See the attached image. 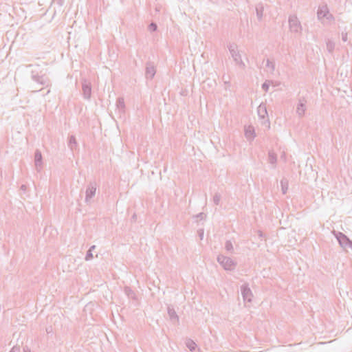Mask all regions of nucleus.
<instances>
[{
    "label": "nucleus",
    "mask_w": 352,
    "mask_h": 352,
    "mask_svg": "<svg viewBox=\"0 0 352 352\" xmlns=\"http://www.w3.org/2000/svg\"><path fill=\"white\" fill-rule=\"evenodd\" d=\"M46 331L48 333L50 331V329H46Z\"/></svg>",
    "instance_id": "37998d69"
},
{
    "label": "nucleus",
    "mask_w": 352,
    "mask_h": 352,
    "mask_svg": "<svg viewBox=\"0 0 352 352\" xmlns=\"http://www.w3.org/2000/svg\"><path fill=\"white\" fill-rule=\"evenodd\" d=\"M137 220V214L135 213H134L132 217H131V221H136Z\"/></svg>",
    "instance_id": "f704fd0d"
},
{
    "label": "nucleus",
    "mask_w": 352,
    "mask_h": 352,
    "mask_svg": "<svg viewBox=\"0 0 352 352\" xmlns=\"http://www.w3.org/2000/svg\"><path fill=\"white\" fill-rule=\"evenodd\" d=\"M76 145H77V142H76L75 136L70 135L69 137L68 146L70 148L71 150H74V148L76 146Z\"/></svg>",
    "instance_id": "aec40b11"
},
{
    "label": "nucleus",
    "mask_w": 352,
    "mask_h": 352,
    "mask_svg": "<svg viewBox=\"0 0 352 352\" xmlns=\"http://www.w3.org/2000/svg\"><path fill=\"white\" fill-rule=\"evenodd\" d=\"M116 107L119 109L120 112H124L125 109V104L124 98L120 97L117 99L116 101Z\"/></svg>",
    "instance_id": "f3484780"
},
{
    "label": "nucleus",
    "mask_w": 352,
    "mask_h": 352,
    "mask_svg": "<svg viewBox=\"0 0 352 352\" xmlns=\"http://www.w3.org/2000/svg\"><path fill=\"white\" fill-rule=\"evenodd\" d=\"M268 162L273 166V168L276 167L277 156L273 151H270L268 152Z\"/></svg>",
    "instance_id": "4468645a"
},
{
    "label": "nucleus",
    "mask_w": 352,
    "mask_h": 352,
    "mask_svg": "<svg viewBox=\"0 0 352 352\" xmlns=\"http://www.w3.org/2000/svg\"><path fill=\"white\" fill-rule=\"evenodd\" d=\"M168 314L169 316L170 319L173 322L179 321V317L177 315L176 311H175L173 307H171L170 306L168 307Z\"/></svg>",
    "instance_id": "2eb2a0df"
},
{
    "label": "nucleus",
    "mask_w": 352,
    "mask_h": 352,
    "mask_svg": "<svg viewBox=\"0 0 352 352\" xmlns=\"http://www.w3.org/2000/svg\"><path fill=\"white\" fill-rule=\"evenodd\" d=\"M217 261L226 270L231 271L234 269L236 265V263L232 259L221 254L218 256Z\"/></svg>",
    "instance_id": "39448f33"
},
{
    "label": "nucleus",
    "mask_w": 352,
    "mask_h": 352,
    "mask_svg": "<svg viewBox=\"0 0 352 352\" xmlns=\"http://www.w3.org/2000/svg\"><path fill=\"white\" fill-rule=\"evenodd\" d=\"M221 200V195L219 193H215V195L213 197V202L215 205L218 206L219 205Z\"/></svg>",
    "instance_id": "393cba45"
},
{
    "label": "nucleus",
    "mask_w": 352,
    "mask_h": 352,
    "mask_svg": "<svg viewBox=\"0 0 352 352\" xmlns=\"http://www.w3.org/2000/svg\"><path fill=\"white\" fill-rule=\"evenodd\" d=\"M186 346L191 351H195L196 347H197L196 343L193 340H192L191 339L186 340Z\"/></svg>",
    "instance_id": "412c9836"
},
{
    "label": "nucleus",
    "mask_w": 352,
    "mask_h": 352,
    "mask_svg": "<svg viewBox=\"0 0 352 352\" xmlns=\"http://www.w3.org/2000/svg\"><path fill=\"white\" fill-rule=\"evenodd\" d=\"M124 292H125V294L129 297L132 298H135V294L134 292L130 287H126L124 288Z\"/></svg>",
    "instance_id": "b1692460"
},
{
    "label": "nucleus",
    "mask_w": 352,
    "mask_h": 352,
    "mask_svg": "<svg viewBox=\"0 0 352 352\" xmlns=\"http://www.w3.org/2000/svg\"><path fill=\"white\" fill-rule=\"evenodd\" d=\"M329 14V9L326 5L319 7L317 11V16L318 19H322L324 17H327V14Z\"/></svg>",
    "instance_id": "f8f14e48"
},
{
    "label": "nucleus",
    "mask_w": 352,
    "mask_h": 352,
    "mask_svg": "<svg viewBox=\"0 0 352 352\" xmlns=\"http://www.w3.org/2000/svg\"><path fill=\"white\" fill-rule=\"evenodd\" d=\"M92 258H93L92 252H91V250H88L87 252V254H86V256H85V260L86 261H89V260H91Z\"/></svg>",
    "instance_id": "cd10ccee"
},
{
    "label": "nucleus",
    "mask_w": 352,
    "mask_h": 352,
    "mask_svg": "<svg viewBox=\"0 0 352 352\" xmlns=\"http://www.w3.org/2000/svg\"><path fill=\"white\" fill-rule=\"evenodd\" d=\"M258 234L260 238H262L263 236V233L261 230L258 231Z\"/></svg>",
    "instance_id": "e433bc0d"
},
{
    "label": "nucleus",
    "mask_w": 352,
    "mask_h": 352,
    "mask_svg": "<svg viewBox=\"0 0 352 352\" xmlns=\"http://www.w3.org/2000/svg\"><path fill=\"white\" fill-rule=\"evenodd\" d=\"M269 87H270V84L265 81L263 85H262V89L264 91L267 92L268 91V89H269Z\"/></svg>",
    "instance_id": "c756f323"
},
{
    "label": "nucleus",
    "mask_w": 352,
    "mask_h": 352,
    "mask_svg": "<svg viewBox=\"0 0 352 352\" xmlns=\"http://www.w3.org/2000/svg\"><path fill=\"white\" fill-rule=\"evenodd\" d=\"M52 3L62 7L64 4V0H52Z\"/></svg>",
    "instance_id": "c85d7f7f"
},
{
    "label": "nucleus",
    "mask_w": 352,
    "mask_h": 352,
    "mask_svg": "<svg viewBox=\"0 0 352 352\" xmlns=\"http://www.w3.org/2000/svg\"><path fill=\"white\" fill-rule=\"evenodd\" d=\"M32 64H30V65H28L27 67H32Z\"/></svg>",
    "instance_id": "79ce46f5"
},
{
    "label": "nucleus",
    "mask_w": 352,
    "mask_h": 352,
    "mask_svg": "<svg viewBox=\"0 0 352 352\" xmlns=\"http://www.w3.org/2000/svg\"><path fill=\"white\" fill-rule=\"evenodd\" d=\"M280 158L283 159L284 161L286 160V157H285V153H283L281 156H280Z\"/></svg>",
    "instance_id": "4c0bfd02"
},
{
    "label": "nucleus",
    "mask_w": 352,
    "mask_h": 352,
    "mask_svg": "<svg viewBox=\"0 0 352 352\" xmlns=\"http://www.w3.org/2000/svg\"><path fill=\"white\" fill-rule=\"evenodd\" d=\"M34 164L36 170L41 171L43 168V157L38 149H36L34 153Z\"/></svg>",
    "instance_id": "1a4fd4ad"
},
{
    "label": "nucleus",
    "mask_w": 352,
    "mask_h": 352,
    "mask_svg": "<svg viewBox=\"0 0 352 352\" xmlns=\"http://www.w3.org/2000/svg\"><path fill=\"white\" fill-rule=\"evenodd\" d=\"M46 331L48 333L50 331V329H46Z\"/></svg>",
    "instance_id": "c03bdc74"
},
{
    "label": "nucleus",
    "mask_w": 352,
    "mask_h": 352,
    "mask_svg": "<svg viewBox=\"0 0 352 352\" xmlns=\"http://www.w3.org/2000/svg\"><path fill=\"white\" fill-rule=\"evenodd\" d=\"M23 351L24 352H31V349L28 346H25L23 347Z\"/></svg>",
    "instance_id": "c9c22d12"
},
{
    "label": "nucleus",
    "mask_w": 352,
    "mask_h": 352,
    "mask_svg": "<svg viewBox=\"0 0 352 352\" xmlns=\"http://www.w3.org/2000/svg\"><path fill=\"white\" fill-rule=\"evenodd\" d=\"M342 40L343 42H346L348 40V35L346 32H342Z\"/></svg>",
    "instance_id": "2f4dec72"
},
{
    "label": "nucleus",
    "mask_w": 352,
    "mask_h": 352,
    "mask_svg": "<svg viewBox=\"0 0 352 352\" xmlns=\"http://www.w3.org/2000/svg\"><path fill=\"white\" fill-rule=\"evenodd\" d=\"M206 214L204 212H200L196 215V218L199 219H204L206 218Z\"/></svg>",
    "instance_id": "7c9ffc66"
},
{
    "label": "nucleus",
    "mask_w": 352,
    "mask_h": 352,
    "mask_svg": "<svg viewBox=\"0 0 352 352\" xmlns=\"http://www.w3.org/2000/svg\"><path fill=\"white\" fill-rule=\"evenodd\" d=\"M289 30L292 32L301 34L302 28L300 21L295 14L289 15L288 19Z\"/></svg>",
    "instance_id": "7ed1b4c3"
},
{
    "label": "nucleus",
    "mask_w": 352,
    "mask_h": 352,
    "mask_svg": "<svg viewBox=\"0 0 352 352\" xmlns=\"http://www.w3.org/2000/svg\"><path fill=\"white\" fill-rule=\"evenodd\" d=\"M96 248V245H91L88 250H91L92 252Z\"/></svg>",
    "instance_id": "58836bf2"
},
{
    "label": "nucleus",
    "mask_w": 352,
    "mask_h": 352,
    "mask_svg": "<svg viewBox=\"0 0 352 352\" xmlns=\"http://www.w3.org/2000/svg\"><path fill=\"white\" fill-rule=\"evenodd\" d=\"M245 136L248 139H254L255 137L254 129L252 126H249L245 129Z\"/></svg>",
    "instance_id": "6ab92c4d"
},
{
    "label": "nucleus",
    "mask_w": 352,
    "mask_h": 352,
    "mask_svg": "<svg viewBox=\"0 0 352 352\" xmlns=\"http://www.w3.org/2000/svg\"><path fill=\"white\" fill-rule=\"evenodd\" d=\"M21 189L23 190H26V186L24 185V184L21 185Z\"/></svg>",
    "instance_id": "a19ab883"
},
{
    "label": "nucleus",
    "mask_w": 352,
    "mask_h": 352,
    "mask_svg": "<svg viewBox=\"0 0 352 352\" xmlns=\"http://www.w3.org/2000/svg\"><path fill=\"white\" fill-rule=\"evenodd\" d=\"M224 83H225V85H226V86H227V87H226V89H227V87L230 86V82H229V81H226V80H225V81H224Z\"/></svg>",
    "instance_id": "ea45409f"
},
{
    "label": "nucleus",
    "mask_w": 352,
    "mask_h": 352,
    "mask_svg": "<svg viewBox=\"0 0 352 352\" xmlns=\"http://www.w3.org/2000/svg\"><path fill=\"white\" fill-rule=\"evenodd\" d=\"M228 50L236 64L239 65L242 68H244L245 65L241 59V56L238 51L236 45L234 43L230 44L228 45Z\"/></svg>",
    "instance_id": "20e7f679"
},
{
    "label": "nucleus",
    "mask_w": 352,
    "mask_h": 352,
    "mask_svg": "<svg viewBox=\"0 0 352 352\" xmlns=\"http://www.w3.org/2000/svg\"><path fill=\"white\" fill-rule=\"evenodd\" d=\"M333 234L344 251H348L349 249L352 250V241L346 235L341 232L336 231H333Z\"/></svg>",
    "instance_id": "f257e3e1"
},
{
    "label": "nucleus",
    "mask_w": 352,
    "mask_h": 352,
    "mask_svg": "<svg viewBox=\"0 0 352 352\" xmlns=\"http://www.w3.org/2000/svg\"><path fill=\"white\" fill-rule=\"evenodd\" d=\"M257 113L260 118L265 119L267 117V111L265 104H261L257 108Z\"/></svg>",
    "instance_id": "ddd939ff"
},
{
    "label": "nucleus",
    "mask_w": 352,
    "mask_h": 352,
    "mask_svg": "<svg viewBox=\"0 0 352 352\" xmlns=\"http://www.w3.org/2000/svg\"><path fill=\"white\" fill-rule=\"evenodd\" d=\"M306 103L307 100L302 97L299 99V102L296 108V113L300 116L302 117L304 116L305 111H306Z\"/></svg>",
    "instance_id": "9d476101"
},
{
    "label": "nucleus",
    "mask_w": 352,
    "mask_h": 352,
    "mask_svg": "<svg viewBox=\"0 0 352 352\" xmlns=\"http://www.w3.org/2000/svg\"><path fill=\"white\" fill-rule=\"evenodd\" d=\"M225 249L230 253H232L234 251V248L232 243L230 241H226L225 243Z\"/></svg>",
    "instance_id": "5701e85b"
},
{
    "label": "nucleus",
    "mask_w": 352,
    "mask_h": 352,
    "mask_svg": "<svg viewBox=\"0 0 352 352\" xmlns=\"http://www.w3.org/2000/svg\"><path fill=\"white\" fill-rule=\"evenodd\" d=\"M10 352H20V347L17 346H14Z\"/></svg>",
    "instance_id": "473e14b6"
},
{
    "label": "nucleus",
    "mask_w": 352,
    "mask_h": 352,
    "mask_svg": "<svg viewBox=\"0 0 352 352\" xmlns=\"http://www.w3.org/2000/svg\"><path fill=\"white\" fill-rule=\"evenodd\" d=\"M156 73L155 66L153 63L148 62L146 65L145 76L147 79H152Z\"/></svg>",
    "instance_id": "9b49d317"
},
{
    "label": "nucleus",
    "mask_w": 352,
    "mask_h": 352,
    "mask_svg": "<svg viewBox=\"0 0 352 352\" xmlns=\"http://www.w3.org/2000/svg\"><path fill=\"white\" fill-rule=\"evenodd\" d=\"M97 187L98 185L95 181L90 182L87 186L85 202L87 205H90L93 202L92 199L96 195Z\"/></svg>",
    "instance_id": "f03ea898"
},
{
    "label": "nucleus",
    "mask_w": 352,
    "mask_h": 352,
    "mask_svg": "<svg viewBox=\"0 0 352 352\" xmlns=\"http://www.w3.org/2000/svg\"><path fill=\"white\" fill-rule=\"evenodd\" d=\"M148 29L150 32H155L157 29V25L155 23L152 22L149 24Z\"/></svg>",
    "instance_id": "a878e982"
},
{
    "label": "nucleus",
    "mask_w": 352,
    "mask_h": 352,
    "mask_svg": "<svg viewBox=\"0 0 352 352\" xmlns=\"http://www.w3.org/2000/svg\"><path fill=\"white\" fill-rule=\"evenodd\" d=\"M280 186L283 194H286L288 190V182L285 179H283L280 181Z\"/></svg>",
    "instance_id": "4be33fe9"
},
{
    "label": "nucleus",
    "mask_w": 352,
    "mask_h": 352,
    "mask_svg": "<svg viewBox=\"0 0 352 352\" xmlns=\"http://www.w3.org/2000/svg\"><path fill=\"white\" fill-rule=\"evenodd\" d=\"M199 236L200 239L202 240L204 237V230L201 229L198 230Z\"/></svg>",
    "instance_id": "72a5a7b5"
},
{
    "label": "nucleus",
    "mask_w": 352,
    "mask_h": 352,
    "mask_svg": "<svg viewBox=\"0 0 352 352\" xmlns=\"http://www.w3.org/2000/svg\"><path fill=\"white\" fill-rule=\"evenodd\" d=\"M326 46H327V50L329 53L332 54L333 52L334 48H335V43L330 40L327 39L326 41Z\"/></svg>",
    "instance_id": "a211bd4d"
},
{
    "label": "nucleus",
    "mask_w": 352,
    "mask_h": 352,
    "mask_svg": "<svg viewBox=\"0 0 352 352\" xmlns=\"http://www.w3.org/2000/svg\"><path fill=\"white\" fill-rule=\"evenodd\" d=\"M31 78L33 81L45 86L49 87L51 85L50 79L45 75H39L38 73L34 70L31 72Z\"/></svg>",
    "instance_id": "423d86ee"
},
{
    "label": "nucleus",
    "mask_w": 352,
    "mask_h": 352,
    "mask_svg": "<svg viewBox=\"0 0 352 352\" xmlns=\"http://www.w3.org/2000/svg\"><path fill=\"white\" fill-rule=\"evenodd\" d=\"M82 91L84 99L89 100L91 97V84L89 80L86 79L82 80Z\"/></svg>",
    "instance_id": "0eeeda50"
},
{
    "label": "nucleus",
    "mask_w": 352,
    "mask_h": 352,
    "mask_svg": "<svg viewBox=\"0 0 352 352\" xmlns=\"http://www.w3.org/2000/svg\"><path fill=\"white\" fill-rule=\"evenodd\" d=\"M241 292L244 301L251 302L253 296L248 285L244 284L241 287Z\"/></svg>",
    "instance_id": "6e6552de"
},
{
    "label": "nucleus",
    "mask_w": 352,
    "mask_h": 352,
    "mask_svg": "<svg viewBox=\"0 0 352 352\" xmlns=\"http://www.w3.org/2000/svg\"><path fill=\"white\" fill-rule=\"evenodd\" d=\"M264 7L262 3H258L256 6V16L259 21H261L263 16Z\"/></svg>",
    "instance_id": "dca6fc26"
},
{
    "label": "nucleus",
    "mask_w": 352,
    "mask_h": 352,
    "mask_svg": "<svg viewBox=\"0 0 352 352\" xmlns=\"http://www.w3.org/2000/svg\"><path fill=\"white\" fill-rule=\"evenodd\" d=\"M266 67L271 68L272 70H274V63L272 62L270 59H267Z\"/></svg>",
    "instance_id": "bb28decb"
}]
</instances>
